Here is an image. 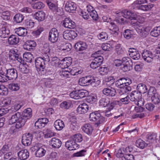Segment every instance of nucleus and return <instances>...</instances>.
<instances>
[{
    "label": "nucleus",
    "mask_w": 160,
    "mask_h": 160,
    "mask_svg": "<svg viewBox=\"0 0 160 160\" xmlns=\"http://www.w3.org/2000/svg\"><path fill=\"white\" fill-rule=\"evenodd\" d=\"M49 61V58L48 56L37 58L35 61V64L37 71L38 72L41 71L42 74H45L46 64Z\"/></svg>",
    "instance_id": "obj_1"
},
{
    "label": "nucleus",
    "mask_w": 160,
    "mask_h": 160,
    "mask_svg": "<svg viewBox=\"0 0 160 160\" xmlns=\"http://www.w3.org/2000/svg\"><path fill=\"white\" fill-rule=\"evenodd\" d=\"M10 124H13L16 123V128H21L25 123V119H24L20 112H17L12 115L9 120Z\"/></svg>",
    "instance_id": "obj_2"
},
{
    "label": "nucleus",
    "mask_w": 160,
    "mask_h": 160,
    "mask_svg": "<svg viewBox=\"0 0 160 160\" xmlns=\"http://www.w3.org/2000/svg\"><path fill=\"white\" fill-rule=\"evenodd\" d=\"M10 124H13L16 123V128H21L25 123V119H24L20 112H17L12 115L9 120Z\"/></svg>",
    "instance_id": "obj_3"
},
{
    "label": "nucleus",
    "mask_w": 160,
    "mask_h": 160,
    "mask_svg": "<svg viewBox=\"0 0 160 160\" xmlns=\"http://www.w3.org/2000/svg\"><path fill=\"white\" fill-rule=\"evenodd\" d=\"M78 83L82 86H86L95 83L97 85L95 86H97L100 84L101 81L93 76L89 75L79 79Z\"/></svg>",
    "instance_id": "obj_4"
},
{
    "label": "nucleus",
    "mask_w": 160,
    "mask_h": 160,
    "mask_svg": "<svg viewBox=\"0 0 160 160\" xmlns=\"http://www.w3.org/2000/svg\"><path fill=\"white\" fill-rule=\"evenodd\" d=\"M142 57L143 59L148 62H152L154 57L156 58H160V50H157L156 54L154 55L152 52L147 50H144L142 53Z\"/></svg>",
    "instance_id": "obj_5"
},
{
    "label": "nucleus",
    "mask_w": 160,
    "mask_h": 160,
    "mask_svg": "<svg viewBox=\"0 0 160 160\" xmlns=\"http://www.w3.org/2000/svg\"><path fill=\"white\" fill-rule=\"evenodd\" d=\"M91 121H97L98 125L102 123L104 120V118L98 111H95L90 113L89 117Z\"/></svg>",
    "instance_id": "obj_6"
},
{
    "label": "nucleus",
    "mask_w": 160,
    "mask_h": 160,
    "mask_svg": "<svg viewBox=\"0 0 160 160\" xmlns=\"http://www.w3.org/2000/svg\"><path fill=\"white\" fill-rule=\"evenodd\" d=\"M3 71L6 72L8 78L9 80L16 79L18 77L17 70L15 68H7L6 67L3 68Z\"/></svg>",
    "instance_id": "obj_7"
},
{
    "label": "nucleus",
    "mask_w": 160,
    "mask_h": 160,
    "mask_svg": "<svg viewBox=\"0 0 160 160\" xmlns=\"http://www.w3.org/2000/svg\"><path fill=\"white\" fill-rule=\"evenodd\" d=\"M59 32L55 28H52L49 31L48 40L52 43L56 42L58 39Z\"/></svg>",
    "instance_id": "obj_8"
},
{
    "label": "nucleus",
    "mask_w": 160,
    "mask_h": 160,
    "mask_svg": "<svg viewBox=\"0 0 160 160\" xmlns=\"http://www.w3.org/2000/svg\"><path fill=\"white\" fill-rule=\"evenodd\" d=\"M9 58L12 61H17L21 64L24 63V60L21 56L14 50H11L9 53Z\"/></svg>",
    "instance_id": "obj_9"
},
{
    "label": "nucleus",
    "mask_w": 160,
    "mask_h": 160,
    "mask_svg": "<svg viewBox=\"0 0 160 160\" xmlns=\"http://www.w3.org/2000/svg\"><path fill=\"white\" fill-rule=\"evenodd\" d=\"M90 65L91 68L95 69L99 67L102 63L103 61V57L99 55L95 57Z\"/></svg>",
    "instance_id": "obj_10"
},
{
    "label": "nucleus",
    "mask_w": 160,
    "mask_h": 160,
    "mask_svg": "<svg viewBox=\"0 0 160 160\" xmlns=\"http://www.w3.org/2000/svg\"><path fill=\"white\" fill-rule=\"evenodd\" d=\"M32 137L31 134L26 133L24 134L22 137V144L26 146L30 145L32 140Z\"/></svg>",
    "instance_id": "obj_11"
},
{
    "label": "nucleus",
    "mask_w": 160,
    "mask_h": 160,
    "mask_svg": "<svg viewBox=\"0 0 160 160\" xmlns=\"http://www.w3.org/2000/svg\"><path fill=\"white\" fill-rule=\"evenodd\" d=\"M132 83L131 80H128V81L122 87L120 88L119 90V93L120 95L124 94L126 93H128L131 90V88L129 86V85Z\"/></svg>",
    "instance_id": "obj_12"
},
{
    "label": "nucleus",
    "mask_w": 160,
    "mask_h": 160,
    "mask_svg": "<svg viewBox=\"0 0 160 160\" xmlns=\"http://www.w3.org/2000/svg\"><path fill=\"white\" fill-rule=\"evenodd\" d=\"M136 31L140 36L143 38H146L148 35L149 29L148 28L142 26H139L136 29Z\"/></svg>",
    "instance_id": "obj_13"
},
{
    "label": "nucleus",
    "mask_w": 160,
    "mask_h": 160,
    "mask_svg": "<svg viewBox=\"0 0 160 160\" xmlns=\"http://www.w3.org/2000/svg\"><path fill=\"white\" fill-rule=\"evenodd\" d=\"M65 146L69 150H73L78 149L79 145L78 144L75 142L71 139L68 141L66 142Z\"/></svg>",
    "instance_id": "obj_14"
},
{
    "label": "nucleus",
    "mask_w": 160,
    "mask_h": 160,
    "mask_svg": "<svg viewBox=\"0 0 160 160\" xmlns=\"http://www.w3.org/2000/svg\"><path fill=\"white\" fill-rule=\"evenodd\" d=\"M63 25L66 28L72 29L75 28L76 24L71 18H66L63 21Z\"/></svg>",
    "instance_id": "obj_15"
},
{
    "label": "nucleus",
    "mask_w": 160,
    "mask_h": 160,
    "mask_svg": "<svg viewBox=\"0 0 160 160\" xmlns=\"http://www.w3.org/2000/svg\"><path fill=\"white\" fill-rule=\"evenodd\" d=\"M65 8L67 11L69 12H72L76 10V5L74 2L71 1H68L66 2Z\"/></svg>",
    "instance_id": "obj_16"
},
{
    "label": "nucleus",
    "mask_w": 160,
    "mask_h": 160,
    "mask_svg": "<svg viewBox=\"0 0 160 160\" xmlns=\"http://www.w3.org/2000/svg\"><path fill=\"white\" fill-rule=\"evenodd\" d=\"M108 87V88H105L103 90V93L107 96L112 97L114 96L116 93L115 89L110 86Z\"/></svg>",
    "instance_id": "obj_17"
},
{
    "label": "nucleus",
    "mask_w": 160,
    "mask_h": 160,
    "mask_svg": "<svg viewBox=\"0 0 160 160\" xmlns=\"http://www.w3.org/2000/svg\"><path fill=\"white\" fill-rule=\"evenodd\" d=\"M36 46V42L33 40H28L26 41L23 45L24 48L28 51L33 50Z\"/></svg>",
    "instance_id": "obj_18"
},
{
    "label": "nucleus",
    "mask_w": 160,
    "mask_h": 160,
    "mask_svg": "<svg viewBox=\"0 0 160 160\" xmlns=\"http://www.w3.org/2000/svg\"><path fill=\"white\" fill-rule=\"evenodd\" d=\"M50 145L53 148H58L61 146L62 142L59 139L56 138H53L50 141Z\"/></svg>",
    "instance_id": "obj_19"
},
{
    "label": "nucleus",
    "mask_w": 160,
    "mask_h": 160,
    "mask_svg": "<svg viewBox=\"0 0 160 160\" xmlns=\"http://www.w3.org/2000/svg\"><path fill=\"white\" fill-rule=\"evenodd\" d=\"M18 158L21 160H25L28 158L29 156V153L25 149L19 151L18 153Z\"/></svg>",
    "instance_id": "obj_20"
},
{
    "label": "nucleus",
    "mask_w": 160,
    "mask_h": 160,
    "mask_svg": "<svg viewBox=\"0 0 160 160\" xmlns=\"http://www.w3.org/2000/svg\"><path fill=\"white\" fill-rule=\"evenodd\" d=\"M130 100L136 102L137 100L141 99L142 97L141 94L135 91H132L129 95Z\"/></svg>",
    "instance_id": "obj_21"
},
{
    "label": "nucleus",
    "mask_w": 160,
    "mask_h": 160,
    "mask_svg": "<svg viewBox=\"0 0 160 160\" xmlns=\"http://www.w3.org/2000/svg\"><path fill=\"white\" fill-rule=\"evenodd\" d=\"M88 110V105L85 103H83L78 106L77 109V111L79 114H82L86 113Z\"/></svg>",
    "instance_id": "obj_22"
},
{
    "label": "nucleus",
    "mask_w": 160,
    "mask_h": 160,
    "mask_svg": "<svg viewBox=\"0 0 160 160\" xmlns=\"http://www.w3.org/2000/svg\"><path fill=\"white\" fill-rule=\"evenodd\" d=\"M10 33V30L6 26H2L0 28V37L2 38L8 37Z\"/></svg>",
    "instance_id": "obj_23"
},
{
    "label": "nucleus",
    "mask_w": 160,
    "mask_h": 160,
    "mask_svg": "<svg viewBox=\"0 0 160 160\" xmlns=\"http://www.w3.org/2000/svg\"><path fill=\"white\" fill-rule=\"evenodd\" d=\"M123 17L131 20L136 19L137 16L135 13L131 12L130 11L123 10Z\"/></svg>",
    "instance_id": "obj_24"
},
{
    "label": "nucleus",
    "mask_w": 160,
    "mask_h": 160,
    "mask_svg": "<svg viewBox=\"0 0 160 160\" xmlns=\"http://www.w3.org/2000/svg\"><path fill=\"white\" fill-rule=\"evenodd\" d=\"M74 46L76 49L79 51L85 50L87 47L86 43L81 41L76 43Z\"/></svg>",
    "instance_id": "obj_25"
},
{
    "label": "nucleus",
    "mask_w": 160,
    "mask_h": 160,
    "mask_svg": "<svg viewBox=\"0 0 160 160\" xmlns=\"http://www.w3.org/2000/svg\"><path fill=\"white\" fill-rule=\"evenodd\" d=\"M23 118L25 119V122L27 119H29L32 116V110L30 108L25 109L22 115Z\"/></svg>",
    "instance_id": "obj_26"
},
{
    "label": "nucleus",
    "mask_w": 160,
    "mask_h": 160,
    "mask_svg": "<svg viewBox=\"0 0 160 160\" xmlns=\"http://www.w3.org/2000/svg\"><path fill=\"white\" fill-rule=\"evenodd\" d=\"M54 126L57 130L60 131L64 128L65 124L63 121L60 119H58L54 122Z\"/></svg>",
    "instance_id": "obj_27"
},
{
    "label": "nucleus",
    "mask_w": 160,
    "mask_h": 160,
    "mask_svg": "<svg viewBox=\"0 0 160 160\" xmlns=\"http://www.w3.org/2000/svg\"><path fill=\"white\" fill-rule=\"evenodd\" d=\"M19 42V38L14 35L10 36L8 38V43L10 45H16Z\"/></svg>",
    "instance_id": "obj_28"
},
{
    "label": "nucleus",
    "mask_w": 160,
    "mask_h": 160,
    "mask_svg": "<svg viewBox=\"0 0 160 160\" xmlns=\"http://www.w3.org/2000/svg\"><path fill=\"white\" fill-rule=\"evenodd\" d=\"M82 130L88 134H91L93 130L92 125L89 123L85 124L82 127Z\"/></svg>",
    "instance_id": "obj_29"
},
{
    "label": "nucleus",
    "mask_w": 160,
    "mask_h": 160,
    "mask_svg": "<svg viewBox=\"0 0 160 160\" xmlns=\"http://www.w3.org/2000/svg\"><path fill=\"white\" fill-rule=\"evenodd\" d=\"M45 13L42 11L36 12L33 16L34 18L38 21H43L45 19Z\"/></svg>",
    "instance_id": "obj_30"
},
{
    "label": "nucleus",
    "mask_w": 160,
    "mask_h": 160,
    "mask_svg": "<svg viewBox=\"0 0 160 160\" xmlns=\"http://www.w3.org/2000/svg\"><path fill=\"white\" fill-rule=\"evenodd\" d=\"M137 89L141 93H144L147 92L148 88L145 84L143 83H140L138 85Z\"/></svg>",
    "instance_id": "obj_31"
},
{
    "label": "nucleus",
    "mask_w": 160,
    "mask_h": 160,
    "mask_svg": "<svg viewBox=\"0 0 160 160\" xmlns=\"http://www.w3.org/2000/svg\"><path fill=\"white\" fill-rule=\"evenodd\" d=\"M15 32L19 36H24L27 35V32L25 28L20 27L16 29Z\"/></svg>",
    "instance_id": "obj_32"
},
{
    "label": "nucleus",
    "mask_w": 160,
    "mask_h": 160,
    "mask_svg": "<svg viewBox=\"0 0 160 160\" xmlns=\"http://www.w3.org/2000/svg\"><path fill=\"white\" fill-rule=\"evenodd\" d=\"M9 80L6 72L3 71V68L2 70L0 71V82H6Z\"/></svg>",
    "instance_id": "obj_33"
},
{
    "label": "nucleus",
    "mask_w": 160,
    "mask_h": 160,
    "mask_svg": "<svg viewBox=\"0 0 160 160\" xmlns=\"http://www.w3.org/2000/svg\"><path fill=\"white\" fill-rule=\"evenodd\" d=\"M153 7V4H149L148 5H139L137 6V8L138 9L144 11H147L150 10Z\"/></svg>",
    "instance_id": "obj_34"
},
{
    "label": "nucleus",
    "mask_w": 160,
    "mask_h": 160,
    "mask_svg": "<svg viewBox=\"0 0 160 160\" xmlns=\"http://www.w3.org/2000/svg\"><path fill=\"white\" fill-rule=\"evenodd\" d=\"M46 152V150L40 147L37 149L35 155L37 157H42L45 155Z\"/></svg>",
    "instance_id": "obj_35"
},
{
    "label": "nucleus",
    "mask_w": 160,
    "mask_h": 160,
    "mask_svg": "<svg viewBox=\"0 0 160 160\" xmlns=\"http://www.w3.org/2000/svg\"><path fill=\"white\" fill-rule=\"evenodd\" d=\"M20 84L16 82H13L8 85V88L12 91H17L20 89Z\"/></svg>",
    "instance_id": "obj_36"
},
{
    "label": "nucleus",
    "mask_w": 160,
    "mask_h": 160,
    "mask_svg": "<svg viewBox=\"0 0 160 160\" xmlns=\"http://www.w3.org/2000/svg\"><path fill=\"white\" fill-rule=\"evenodd\" d=\"M110 102L108 98H102L99 101L100 105L103 107H106L108 106Z\"/></svg>",
    "instance_id": "obj_37"
},
{
    "label": "nucleus",
    "mask_w": 160,
    "mask_h": 160,
    "mask_svg": "<svg viewBox=\"0 0 160 160\" xmlns=\"http://www.w3.org/2000/svg\"><path fill=\"white\" fill-rule=\"evenodd\" d=\"M127 79L124 78H121L117 80L115 82L116 85L120 88L127 82Z\"/></svg>",
    "instance_id": "obj_38"
},
{
    "label": "nucleus",
    "mask_w": 160,
    "mask_h": 160,
    "mask_svg": "<svg viewBox=\"0 0 160 160\" xmlns=\"http://www.w3.org/2000/svg\"><path fill=\"white\" fill-rule=\"evenodd\" d=\"M43 53L46 56H48L49 58L50 55V49L49 47V45L48 43H46L44 45L42 49Z\"/></svg>",
    "instance_id": "obj_39"
},
{
    "label": "nucleus",
    "mask_w": 160,
    "mask_h": 160,
    "mask_svg": "<svg viewBox=\"0 0 160 160\" xmlns=\"http://www.w3.org/2000/svg\"><path fill=\"white\" fill-rule=\"evenodd\" d=\"M147 145V144L145 143L144 141L141 139H139L136 141V146L140 148L143 149Z\"/></svg>",
    "instance_id": "obj_40"
},
{
    "label": "nucleus",
    "mask_w": 160,
    "mask_h": 160,
    "mask_svg": "<svg viewBox=\"0 0 160 160\" xmlns=\"http://www.w3.org/2000/svg\"><path fill=\"white\" fill-rule=\"evenodd\" d=\"M87 10L89 15L91 16L93 19L94 20H97L98 18V15L97 12L93 9L92 10L88 9Z\"/></svg>",
    "instance_id": "obj_41"
},
{
    "label": "nucleus",
    "mask_w": 160,
    "mask_h": 160,
    "mask_svg": "<svg viewBox=\"0 0 160 160\" xmlns=\"http://www.w3.org/2000/svg\"><path fill=\"white\" fill-rule=\"evenodd\" d=\"M151 35L157 37L160 35V26L155 28L150 32Z\"/></svg>",
    "instance_id": "obj_42"
},
{
    "label": "nucleus",
    "mask_w": 160,
    "mask_h": 160,
    "mask_svg": "<svg viewBox=\"0 0 160 160\" xmlns=\"http://www.w3.org/2000/svg\"><path fill=\"white\" fill-rule=\"evenodd\" d=\"M32 8L34 9H40L44 7L45 5L42 2H38L32 5Z\"/></svg>",
    "instance_id": "obj_43"
},
{
    "label": "nucleus",
    "mask_w": 160,
    "mask_h": 160,
    "mask_svg": "<svg viewBox=\"0 0 160 160\" xmlns=\"http://www.w3.org/2000/svg\"><path fill=\"white\" fill-rule=\"evenodd\" d=\"M133 32L130 29L125 30L123 33L124 37L127 39H129L132 36Z\"/></svg>",
    "instance_id": "obj_44"
},
{
    "label": "nucleus",
    "mask_w": 160,
    "mask_h": 160,
    "mask_svg": "<svg viewBox=\"0 0 160 160\" xmlns=\"http://www.w3.org/2000/svg\"><path fill=\"white\" fill-rule=\"evenodd\" d=\"M24 17L21 14H16L14 17V21L17 23H20L23 21Z\"/></svg>",
    "instance_id": "obj_45"
},
{
    "label": "nucleus",
    "mask_w": 160,
    "mask_h": 160,
    "mask_svg": "<svg viewBox=\"0 0 160 160\" xmlns=\"http://www.w3.org/2000/svg\"><path fill=\"white\" fill-rule=\"evenodd\" d=\"M10 14L9 11L3 12L1 15V17L2 19L5 20H8L10 19Z\"/></svg>",
    "instance_id": "obj_46"
},
{
    "label": "nucleus",
    "mask_w": 160,
    "mask_h": 160,
    "mask_svg": "<svg viewBox=\"0 0 160 160\" xmlns=\"http://www.w3.org/2000/svg\"><path fill=\"white\" fill-rule=\"evenodd\" d=\"M8 94V88L3 85H0V94L7 95Z\"/></svg>",
    "instance_id": "obj_47"
},
{
    "label": "nucleus",
    "mask_w": 160,
    "mask_h": 160,
    "mask_svg": "<svg viewBox=\"0 0 160 160\" xmlns=\"http://www.w3.org/2000/svg\"><path fill=\"white\" fill-rule=\"evenodd\" d=\"M156 137L157 135L156 134H148L147 136V141L152 143L156 139Z\"/></svg>",
    "instance_id": "obj_48"
},
{
    "label": "nucleus",
    "mask_w": 160,
    "mask_h": 160,
    "mask_svg": "<svg viewBox=\"0 0 160 160\" xmlns=\"http://www.w3.org/2000/svg\"><path fill=\"white\" fill-rule=\"evenodd\" d=\"M72 47L71 45L69 43L64 44L61 47V48L65 52H68L70 50Z\"/></svg>",
    "instance_id": "obj_49"
},
{
    "label": "nucleus",
    "mask_w": 160,
    "mask_h": 160,
    "mask_svg": "<svg viewBox=\"0 0 160 160\" xmlns=\"http://www.w3.org/2000/svg\"><path fill=\"white\" fill-rule=\"evenodd\" d=\"M79 99L87 96L88 94V92L86 90L82 89L78 90Z\"/></svg>",
    "instance_id": "obj_50"
},
{
    "label": "nucleus",
    "mask_w": 160,
    "mask_h": 160,
    "mask_svg": "<svg viewBox=\"0 0 160 160\" xmlns=\"http://www.w3.org/2000/svg\"><path fill=\"white\" fill-rule=\"evenodd\" d=\"M106 85L108 86L112 85L114 82V79L112 77H109L105 79Z\"/></svg>",
    "instance_id": "obj_51"
},
{
    "label": "nucleus",
    "mask_w": 160,
    "mask_h": 160,
    "mask_svg": "<svg viewBox=\"0 0 160 160\" xmlns=\"http://www.w3.org/2000/svg\"><path fill=\"white\" fill-rule=\"evenodd\" d=\"M19 69L20 71L23 73H27L29 72L28 66L23 64L20 65Z\"/></svg>",
    "instance_id": "obj_52"
},
{
    "label": "nucleus",
    "mask_w": 160,
    "mask_h": 160,
    "mask_svg": "<svg viewBox=\"0 0 160 160\" xmlns=\"http://www.w3.org/2000/svg\"><path fill=\"white\" fill-rule=\"evenodd\" d=\"M72 105L69 102L64 101L62 102L60 105V107L62 108L68 109Z\"/></svg>",
    "instance_id": "obj_53"
},
{
    "label": "nucleus",
    "mask_w": 160,
    "mask_h": 160,
    "mask_svg": "<svg viewBox=\"0 0 160 160\" xmlns=\"http://www.w3.org/2000/svg\"><path fill=\"white\" fill-rule=\"evenodd\" d=\"M74 141H75V142H80L82 140V135L80 134H76L71 139Z\"/></svg>",
    "instance_id": "obj_54"
},
{
    "label": "nucleus",
    "mask_w": 160,
    "mask_h": 160,
    "mask_svg": "<svg viewBox=\"0 0 160 160\" xmlns=\"http://www.w3.org/2000/svg\"><path fill=\"white\" fill-rule=\"evenodd\" d=\"M98 38L99 39L104 41L107 39L108 35L106 32H102L98 36Z\"/></svg>",
    "instance_id": "obj_55"
},
{
    "label": "nucleus",
    "mask_w": 160,
    "mask_h": 160,
    "mask_svg": "<svg viewBox=\"0 0 160 160\" xmlns=\"http://www.w3.org/2000/svg\"><path fill=\"white\" fill-rule=\"evenodd\" d=\"M47 3L49 8L52 11H55V10H56L58 7L55 4L52 3L49 0L47 2Z\"/></svg>",
    "instance_id": "obj_56"
},
{
    "label": "nucleus",
    "mask_w": 160,
    "mask_h": 160,
    "mask_svg": "<svg viewBox=\"0 0 160 160\" xmlns=\"http://www.w3.org/2000/svg\"><path fill=\"white\" fill-rule=\"evenodd\" d=\"M78 90H76L72 91L70 94V97L76 99H79Z\"/></svg>",
    "instance_id": "obj_57"
},
{
    "label": "nucleus",
    "mask_w": 160,
    "mask_h": 160,
    "mask_svg": "<svg viewBox=\"0 0 160 160\" xmlns=\"http://www.w3.org/2000/svg\"><path fill=\"white\" fill-rule=\"evenodd\" d=\"M44 133V137L46 138H51L54 136L55 134V133L49 129H47Z\"/></svg>",
    "instance_id": "obj_58"
},
{
    "label": "nucleus",
    "mask_w": 160,
    "mask_h": 160,
    "mask_svg": "<svg viewBox=\"0 0 160 160\" xmlns=\"http://www.w3.org/2000/svg\"><path fill=\"white\" fill-rule=\"evenodd\" d=\"M129 55L133 59L135 60L139 59L140 57V54L137 51L134 53L129 54Z\"/></svg>",
    "instance_id": "obj_59"
},
{
    "label": "nucleus",
    "mask_w": 160,
    "mask_h": 160,
    "mask_svg": "<svg viewBox=\"0 0 160 160\" xmlns=\"http://www.w3.org/2000/svg\"><path fill=\"white\" fill-rule=\"evenodd\" d=\"M115 50L116 52L118 55H123L125 52L124 49L118 45L116 46Z\"/></svg>",
    "instance_id": "obj_60"
},
{
    "label": "nucleus",
    "mask_w": 160,
    "mask_h": 160,
    "mask_svg": "<svg viewBox=\"0 0 160 160\" xmlns=\"http://www.w3.org/2000/svg\"><path fill=\"white\" fill-rule=\"evenodd\" d=\"M98 70L101 75H104L107 74L109 69L107 67H101Z\"/></svg>",
    "instance_id": "obj_61"
},
{
    "label": "nucleus",
    "mask_w": 160,
    "mask_h": 160,
    "mask_svg": "<svg viewBox=\"0 0 160 160\" xmlns=\"http://www.w3.org/2000/svg\"><path fill=\"white\" fill-rule=\"evenodd\" d=\"M128 63H125L122 65V70L124 72H127L129 71L131 69V65L130 63L127 62Z\"/></svg>",
    "instance_id": "obj_62"
},
{
    "label": "nucleus",
    "mask_w": 160,
    "mask_h": 160,
    "mask_svg": "<svg viewBox=\"0 0 160 160\" xmlns=\"http://www.w3.org/2000/svg\"><path fill=\"white\" fill-rule=\"evenodd\" d=\"M134 157L132 154H127L124 155L122 157V160H134Z\"/></svg>",
    "instance_id": "obj_63"
},
{
    "label": "nucleus",
    "mask_w": 160,
    "mask_h": 160,
    "mask_svg": "<svg viewBox=\"0 0 160 160\" xmlns=\"http://www.w3.org/2000/svg\"><path fill=\"white\" fill-rule=\"evenodd\" d=\"M148 91V95H151L152 96L156 94V88L153 87H150Z\"/></svg>",
    "instance_id": "obj_64"
}]
</instances>
